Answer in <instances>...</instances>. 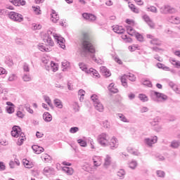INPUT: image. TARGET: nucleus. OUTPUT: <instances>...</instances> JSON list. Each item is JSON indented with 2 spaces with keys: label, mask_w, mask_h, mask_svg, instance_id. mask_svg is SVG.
<instances>
[{
  "label": "nucleus",
  "mask_w": 180,
  "mask_h": 180,
  "mask_svg": "<svg viewBox=\"0 0 180 180\" xmlns=\"http://www.w3.org/2000/svg\"><path fill=\"white\" fill-rule=\"evenodd\" d=\"M95 46L91 42V39L87 33H84L81 40V45L79 49V53L81 57H85L89 58L91 57L93 61H95L97 64H102V60L97 59L95 56Z\"/></svg>",
  "instance_id": "obj_1"
},
{
  "label": "nucleus",
  "mask_w": 180,
  "mask_h": 180,
  "mask_svg": "<svg viewBox=\"0 0 180 180\" xmlns=\"http://www.w3.org/2000/svg\"><path fill=\"white\" fill-rule=\"evenodd\" d=\"M97 140L102 147H110V150H116L119 147V140L115 136L109 141V135L102 133L98 136Z\"/></svg>",
  "instance_id": "obj_2"
},
{
  "label": "nucleus",
  "mask_w": 180,
  "mask_h": 180,
  "mask_svg": "<svg viewBox=\"0 0 180 180\" xmlns=\"http://www.w3.org/2000/svg\"><path fill=\"white\" fill-rule=\"evenodd\" d=\"M7 15L9 18V19H11V20H13V22H17L18 23H20V22H23L24 18L23 15L19 13H16L14 11H8Z\"/></svg>",
  "instance_id": "obj_3"
},
{
  "label": "nucleus",
  "mask_w": 180,
  "mask_h": 180,
  "mask_svg": "<svg viewBox=\"0 0 180 180\" xmlns=\"http://www.w3.org/2000/svg\"><path fill=\"white\" fill-rule=\"evenodd\" d=\"M160 12L165 15H167V13H175L176 9L170 6H165L160 8Z\"/></svg>",
  "instance_id": "obj_4"
},
{
  "label": "nucleus",
  "mask_w": 180,
  "mask_h": 180,
  "mask_svg": "<svg viewBox=\"0 0 180 180\" xmlns=\"http://www.w3.org/2000/svg\"><path fill=\"white\" fill-rule=\"evenodd\" d=\"M158 141V138L157 137V136H155L150 138H146L144 139V143L148 147H153V144H155Z\"/></svg>",
  "instance_id": "obj_5"
},
{
  "label": "nucleus",
  "mask_w": 180,
  "mask_h": 180,
  "mask_svg": "<svg viewBox=\"0 0 180 180\" xmlns=\"http://www.w3.org/2000/svg\"><path fill=\"white\" fill-rule=\"evenodd\" d=\"M150 95L151 96H156L157 99H162L163 101H165L167 99H168V96L167 95L155 91H152Z\"/></svg>",
  "instance_id": "obj_6"
},
{
  "label": "nucleus",
  "mask_w": 180,
  "mask_h": 180,
  "mask_svg": "<svg viewBox=\"0 0 180 180\" xmlns=\"http://www.w3.org/2000/svg\"><path fill=\"white\" fill-rule=\"evenodd\" d=\"M53 37L60 49H64L65 47V44H64L65 39L63 37L58 36L57 34H53Z\"/></svg>",
  "instance_id": "obj_7"
},
{
  "label": "nucleus",
  "mask_w": 180,
  "mask_h": 180,
  "mask_svg": "<svg viewBox=\"0 0 180 180\" xmlns=\"http://www.w3.org/2000/svg\"><path fill=\"white\" fill-rule=\"evenodd\" d=\"M20 131H22L20 127L15 125L13 127L11 136L15 139H18V137H19V134H20Z\"/></svg>",
  "instance_id": "obj_8"
},
{
  "label": "nucleus",
  "mask_w": 180,
  "mask_h": 180,
  "mask_svg": "<svg viewBox=\"0 0 180 180\" xmlns=\"http://www.w3.org/2000/svg\"><path fill=\"white\" fill-rule=\"evenodd\" d=\"M143 19L146 23L150 27V29H154L155 27V24L154 22H153V20L150 18V16L148 15H143Z\"/></svg>",
  "instance_id": "obj_9"
},
{
  "label": "nucleus",
  "mask_w": 180,
  "mask_h": 180,
  "mask_svg": "<svg viewBox=\"0 0 180 180\" xmlns=\"http://www.w3.org/2000/svg\"><path fill=\"white\" fill-rule=\"evenodd\" d=\"M53 32L51 30H48L47 33L46 34V39L45 38L44 42L47 43L48 46H51V47H53L54 46V41H53V39H51V37H50V34H51Z\"/></svg>",
  "instance_id": "obj_10"
},
{
  "label": "nucleus",
  "mask_w": 180,
  "mask_h": 180,
  "mask_svg": "<svg viewBox=\"0 0 180 180\" xmlns=\"http://www.w3.org/2000/svg\"><path fill=\"white\" fill-rule=\"evenodd\" d=\"M82 17L84 19H86V20H89V22H95V20H96V15L91 13H84Z\"/></svg>",
  "instance_id": "obj_11"
},
{
  "label": "nucleus",
  "mask_w": 180,
  "mask_h": 180,
  "mask_svg": "<svg viewBox=\"0 0 180 180\" xmlns=\"http://www.w3.org/2000/svg\"><path fill=\"white\" fill-rule=\"evenodd\" d=\"M32 148L33 151H34L35 154H41V153L44 151V148H43V147H40L37 145H33Z\"/></svg>",
  "instance_id": "obj_12"
},
{
  "label": "nucleus",
  "mask_w": 180,
  "mask_h": 180,
  "mask_svg": "<svg viewBox=\"0 0 180 180\" xmlns=\"http://www.w3.org/2000/svg\"><path fill=\"white\" fill-rule=\"evenodd\" d=\"M101 72H102V74H103V75L105 77H110L111 74H110V71H109L108 70V68H106V67L105 66H101L100 68Z\"/></svg>",
  "instance_id": "obj_13"
},
{
  "label": "nucleus",
  "mask_w": 180,
  "mask_h": 180,
  "mask_svg": "<svg viewBox=\"0 0 180 180\" xmlns=\"http://www.w3.org/2000/svg\"><path fill=\"white\" fill-rule=\"evenodd\" d=\"M95 109L98 112H103V105L101 103V101H97L94 103Z\"/></svg>",
  "instance_id": "obj_14"
},
{
  "label": "nucleus",
  "mask_w": 180,
  "mask_h": 180,
  "mask_svg": "<svg viewBox=\"0 0 180 180\" xmlns=\"http://www.w3.org/2000/svg\"><path fill=\"white\" fill-rule=\"evenodd\" d=\"M43 119L45 122L49 123V122H51V120H53V117L50 115L49 112H44L43 114Z\"/></svg>",
  "instance_id": "obj_15"
},
{
  "label": "nucleus",
  "mask_w": 180,
  "mask_h": 180,
  "mask_svg": "<svg viewBox=\"0 0 180 180\" xmlns=\"http://www.w3.org/2000/svg\"><path fill=\"white\" fill-rule=\"evenodd\" d=\"M44 174L45 175H51V174H54V168L46 167L44 169Z\"/></svg>",
  "instance_id": "obj_16"
},
{
  "label": "nucleus",
  "mask_w": 180,
  "mask_h": 180,
  "mask_svg": "<svg viewBox=\"0 0 180 180\" xmlns=\"http://www.w3.org/2000/svg\"><path fill=\"white\" fill-rule=\"evenodd\" d=\"M53 103L58 109H63V101L58 98H55L53 100Z\"/></svg>",
  "instance_id": "obj_17"
},
{
  "label": "nucleus",
  "mask_w": 180,
  "mask_h": 180,
  "mask_svg": "<svg viewBox=\"0 0 180 180\" xmlns=\"http://www.w3.org/2000/svg\"><path fill=\"white\" fill-rule=\"evenodd\" d=\"M108 90L112 94H117L119 92V90L116 87H115V84H113V83H111L109 84Z\"/></svg>",
  "instance_id": "obj_18"
},
{
  "label": "nucleus",
  "mask_w": 180,
  "mask_h": 180,
  "mask_svg": "<svg viewBox=\"0 0 180 180\" xmlns=\"http://www.w3.org/2000/svg\"><path fill=\"white\" fill-rule=\"evenodd\" d=\"M62 170L63 172H65V174H68V175H72V174H74V169L71 167H64Z\"/></svg>",
  "instance_id": "obj_19"
},
{
  "label": "nucleus",
  "mask_w": 180,
  "mask_h": 180,
  "mask_svg": "<svg viewBox=\"0 0 180 180\" xmlns=\"http://www.w3.org/2000/svg\"><path fill=\"white\" fill-rule=\"evenodd\" d=\"M113 31L115 33H117V34H123L124 33V29L121 28L119 26H116L113 28Z\"/></svg>",
  "instance_id": "obj_20"
},
{
  "label": "nucleus",
  "mask_w": 180,
  "mask_h": 180,
  "mask_svg": "<svg viewBox=\"0 0 180 180\" xmlns=\"http://www.w3.org/2000/svg\"><path fill=\"white\" fill-rule=\"evenodd\" d=\"M86 72L87 74H93L94 77H99V73H98V71L94 68H90L89 70L87 69Z\"/></svg>",
  "instance_id": "obj_21"
},
{
  "label": "nucleus",
  "mask_w": 180,
  "mask_h": 180,
  "mask_svg": "<svg viewBox=\"0 0 180 180\" xmlns=\"http://www.w3.org/2000/svg\"><path fill=\"white\" fill-rule=\"evenodd\" d=\"M50 65H51V68L53 71V72H56V71L58 70V65H57V63H56L53 61H51Z\"/></svg>",
  "instance_id": "obj_22"
},
{
  "label": "nucleus",
  "mask_w": 180,
  "mask_h": 180,
  "mask_svg": "<svg viewBox=\"0 0 180 180\" xmlns=\"http://www.w3.org/2000/svg\"><path fill=\"white\" fill-rule=\"evenodd\" d=\"M121 82H122V84L124 86V88H127V77L126 75H124L121 77Z\"/></svg>",
  "instance_id": "obj_23"
},
{
  "label": "nucleus",
  "mask_w": 180,
  "mask_h": 180,
  "mask_svg": "<svg viewBox=\"0 0 180 180\" xmlns=\"http://www.w3.org/2000/svg\"><path fill=\"white\" fill-rule=\"evenodd\" d=\"M117 175L120 177V179H123L126 175V172H124V169H121L117 172Z\"/></svg>",
  "instance_id": "obj_24"
},
{
  "label": "nucleus",
  "mask_w": 180,
  "mask_h": 180,
  "mask_svg": "<svg viewBox=\"0 0 180 180\" xmlns=\"http://www.w3.org/2000/svg\"><path fill=\"white\" fill-rule=\"evenodd\" d=\"M44 99L45 101V102L49 105V106H50V108H53V103H51V99H50V97H49L48 96H44Z\"/></svg>",
  "instance_id": "obj_25"
},
{
  "label": "nucleus",
  "mask_w": 180,
  "mask_h": 180,
  "mask_svg": "<svg viewBox=\"0 0 180 180\" xmlns=\"http://www.w3.org/2000/svg\"><path fill=\"white\" fill-rule=\"evenodd\" d=\"M169 86H170V88H172V89H173V91H174L175 92H178V86H176V84H175V83H174V82H169L168 83Z\"/></svg>",
  "instance_id": "obj_26"
},
{
  "label": "nucleus",
  "mask_w": 180,
  "mask_h": 180,
  "mask_svg": "<svg viewBox=\"0 0 180 180\" xmlns=\"http://www.w3.org/2000/svg\"><path fill=\"white\" fill-rule=\"evenodd\" d=\"M156 66L158 68H160L162 70H164L165 71H167V70H169V68L166 66L165 65L161 63H158Z\"/></svg>",
  "instance_id": "obj_27"
},
{
  "label": "nucleus",
  "mask_w": 180,
  "mask_h": 180,
  "mask_svg": "<svg viewBox=\"0 0 180 180\" xmlns=\"http://www.w3.org/2000/svg\"><path fill=\"white\" fill-rule=\"evenodd\" d=\"M110 156H109L108 155H106V158H105V162H104V167H109V165H110Z\"/></svg>",
  "instance_id": "obj_28"
},
{
  "label": "nucleus",
  "mask_w": 180,
  "mask_h": 180,
  "mask_svg": "<svg viewBox=\"0 0 180 180\" xmlns=\"http://www.w3.org/2000/svg\"><path fill=\"white\" fill-rule=\"evenodd\" d=\"M78 96H80L79 97V101L81 102H82V101H84V96H85V91L80 89L78 91Z\"/></svg>",
  "instance_id": "obj_29"
},
{
  "label": "nucleus",
  "mask_w": 180,
  "mask_h": 180,
  "mask_svg": "<svg viewBox=\"0 0 180 180\" xmlns=\"http://www.w3.org/2000/svg\"><path fill=\"white\" fill-rule=\"evenodd\" d=\"M129 9L132 11L134 13H139L140 11H139V8H136V6L134 4H131L129 5Z\"/></svg>",
  "instance_id": "obj_30"
},
{
  "label": "nucleus",
  "mask_w": 180,
  "mask_h": 180,
  "mask_svg": "<svg viewBox=\"0 0 180 180\" xmlns=\"http://www.w3.org/2000/svg\"><path fill=\"white\" fill-rule=\"evenodd\" d=\"M147 11H149V12H152V13H158V10H157V7L154 6H150L147 8Z\"/></svg>",
  "instance_id": "obj_31"
},
{
  "label": "nucleus",
  "mask_w": 180,
  "mask_h": 180,
  "mask_svg": "<svg viewBox=\"0 0 180 180\" xmlns=\"http://www.w3.org/2000/svg\"><path fill=\"white\" fill-rule=\"evenodd\" d=\"M129 167L131 168V169H136L137 167V162L136 160H132L131 162H129Z\"/></svg>",
  "instance_id": "obj_32"
},
{
  "label": "nucleus",
  "mask_w": 180,
  "mask_h": 180,
  "mask_svg": "<svg viewBox=\"0 0 180 180\" xmlns=\"http://www.w3.org/2000/svg\"><path fill=\"white\" fill-rule=\"evenodd\" d=\"M179 146H180L179 141H173L171 143L170 147H172V148H178Z\"/></svg>",
  "instance_id": "obj_33"
},
{
  "label": "nucleus",
  "mask_w": 180,
  "mask_h": 180,
  "mask_svg": "<svg viewBox=\"0 0 180 180\" xmlns=\"http://www.w3.org/2000/svg\"><path fill=\"white\" fill-rule=\"evenodd\" d=\"M139 98L142 102H147L148 101V97L143 94H139Z\"/></svg>",
  "instance_id": "obj_34"
},
{
  "label": "nucleus",
  "mask_w": 180,
  "mask_h": 180,
  "mask_svg": "<svg viewBox=\"0 0 180 180\" xmlns=\"http://www.w3.org/2000/svg\"><path fill=\"white\" fill-rule=\"evenodd\" d=\"M127 32L130 36H134V30L131 26L127 27Z\"/></svg>",
  "instance_id": "obj_35"
},
{
  "label": "nucleus",
  "mask_w": 180,
  "mask_h": 180,
  "mask_svg": "<svg viewBox=\"0 0 180 180\" xmlns=\"http://www.w3.org/2000/svg\"><path fill=\"white\" fill-rule=\"evenodd\" d=\"M126 77L129 81L134 82L136 81V76L134 75L129 73V75H126Z\"/></svg>",
  "instance_id": "obj_36"
},
{
  "label": "nucleus",
  "mask_w": 180,
  "mask_h": 180,
  "mask_svg": "<svg viewBox=\"0 0 180 180\" xmlns=\"http://www.w3.org/2000/svg\"><path fill=\"white\" fill-rule=\"evenodd\" d=\"M156 174L159 178H165V172L162 170H158Z\"/></svg>",
  "instance_id": "obj_37"
},
{
  "label": "nucleus",
  "mask_w": 180,
  "mask_h": 180,
  "mask_svg": "<svg viewBox=\"0 0 180 180\" xmlns=\"http://www.w3.org/2000/svg\"><path fill=\"white\" fill-rule=\"evenodd\" d=\"M136 36V39L139 41H143L144 40V38L143 37V35H141L140 33L136 32L135 34Z\"/></svg>",
  "instance_id": "obj_38"
},
{
  "label": "nucleus",
  "mask_w": 180,
  "mask_h": 180,
  "mask_svg": "<svg viewBox=\"0 0 180 180\" xmlns=\"http://www.w3.org/2000/svg\"><path fill=\"white\" fill-rule=\"evenodd\" d=\"M22 79L25 81V82H29V81L32 80V77H30V75L25 74L22 77Z\"/></svg>",
  "instance_id": "obj_39"
},
{
  "label": "nucleus",
  "mask_w": 180,
  "mask_h": 180,
  "mask_svg": "<svg viewBox=\"0 0 180 180\" xmlns=\"http://www.w3.org/2000/svg\"><path fill=\"white\" fill-rule=\"evenodd\" d=\"M77 143L81 146V147H86V141H84L83 139H78Z\"/></svg>",
  "instance_id": "obj_40"
},
{
  "label": "nucleus",
  "mask_w": 180,
  "mask_h": 180,
  "mask_svg": "<svg viewBox=\"0 0 180 180\" xmlns=\"http://www.w3.org/2000/svg\"><path fill=\"white\" fill-rule=\"evenodd\" d=\"M79 67L80 70H82V71H84V72H86V71H88V68H86V65H85L84 63H79Z\"/></svg>",
  "instance_id": "obj_41"
},
{
  "label": "nucleus",
  "mask_w": 180,
  "mask_h": 180,
  "mask_svg": "<svg viewBox=\"0 0 180 180\" xmlns=\"http://www.w3.org/2000/svg\"><path fill=\"white\" fill-rule=\"evenodd\" d=\"M51 15V18H52V22H53V23H57V21L60 20V17L58 16V14H56V15L53 16V14Z\"/></svg>",
  "instance_id": "obj_42"
},
{
  "label": "nucleus",
  "mask_w": 180,
  "mask_h": 180,
  "mask_svg": "<svg viewBox=\"0 0 180 180\" xmlns=\"http://www.w3.org/2000/svg\"><path fill=\"white\" fill-rule=\"evenodd\" d=\"M38 49L40 51H50V49L46 48V46L43 45H38Z\"/></svg>",
  "instance_id": "obj_43"
},
{
  "label": "nucleus",
  "mask_w": 180,
  "mask_h": 180,
  "mask_svg": "<svg viewBox=\"0 0 180 180\" xmlns=\"http://www.w3.org/2000/svg\"><path fill=\"white\" fill-rule=\"evenodd\" d=\"M73 109L75 112H79V105L78 104L77 102L73 103Z\"/></svg>",
  "instance_id": "obj_44"
},
{
  "label": "nucleus",
  "mask_w": 180,
  "mask_h": 180,
  "mask_svg": "<svg viewBox=\"0 0 180 180\" xmlns=\"http://www.w3.org/2000/svg\"><path fill=\"white\" fill-rule=\"evenodd\" d=\"M6 110H7V113H9V115H12V113H13V112H15V108H14V107L7 106Z\"/></svg>",
  "instance_id": "obj_45"
},
{
  "label": "nucleus",
  "mask_w": 180,
  "mask_h": 180,
  "mask_svg": "<svg viewBox=\"0 0 180 180\" xmlns=\"http://www.w3.org/2000/svg\"><path fill=\"white\" fill-rule=\"evenodd\" d=\"M118 117L120 119L122 122H127V119L123 114H117Z\"/></svg>",
  "instance_id": "obj_46"
},
{
  "label": "nucleus",
  "mask_w": 180,
  "mask_h": 180,
  "mask_svg": "<svg viewBox=\"0 0 180 180\" xmlns=\"http://www.w3.org/2000/svg\"><path fill=\"white\" fill-rule=\"evenodd\" d=\"M150 44H154L155 46H161V43L158 42V39H152L150 41Z\"/></svg>",
  "instance_id": "obj_47"
},
{
  "label": "nucleus",
  "mask_w": 180,
  "mask_h": 180,
  "mask_svg": "<svg viewBox=\"0 0 180 180\" xmlns=\"http://www.w3.org/2000/svg\"><path fill=\"white\" fill-rule=\"evenodd\" d=\"M91 101H93L94 103H96V102H99V99H98V96L96 94H93L91 96Z\"/></svg>",
  "instance_id": "obj_48"
},
{
  "label": "nucleus",
  "mask_w": 180,
  "mask_h": 180,
  "mask_svg": "<svg viewBox=\"0 0 180 180\" xmlns=\"http://www.w3.org/2000/svg\"><path fill=\"white\" fill-rule=\"evenodd\" d=\"M79 130V128L78 127H73L70 129V132L72 134L77 133Z\"/></svg>",
  "instance_id": "obj_49"
},
{
  "label": "nucleus",
  "mask_w": 180,
  "mask_h": 180,
  "mask_svg": "<svg viewBox=\"0 0 180 180\" xmlns=\"http://www.w3.org/2000/svg\"><path fill=\"white\" fill-rule=\"evenodd\" d=\"M144 85H146V86H148L149 88H151L153 86V84H151V82L150 80H144L143 83Z\"/></svg>",
  "instance_id": "obj_50"
},
{
  "label": "nucleus",
  "mask_w": 180,
  "mask_h": 180,
  "mask_svg": "<svg viewBox=\"0 0 180 180\" xmlns=\"http://www.w3.org/2000/svg\"><path fill=\"white\" fill-rule=\"evenodd\" d=\"M156 158L158 161H164L165 160V158L160 154L156 155Z\"/></svg>",
  "instance_id": "obj_51"
},
{
  "label": "nucleus",
  "mask_w": 180,
  "mask_h": 180,
  "mask_svg": "<svg viewBox=\"0 0 180 180\" xmlns=\"http://www.w3.org/2000/svg\"><path fill=\"white\" fill-rule=\"evenodd\" d=\"M23 70H24L25 72H29V71H30L29 65H27V63H25L23 65Z\"/></svg>",
  "instance_id": "obj_52"
},
{
  "label": "nucleus",
  "mask_w": 180,
  "mask_h": 180,
  "mask_svg": "<svg viewBox=\"0 0 180 180\" xmlns=\"http://www.w3.org/2000/svg\"><path fill=\"white\" fill-rule=\"evenodd\" d=\"M16 116H18V117H20V119H23V117H25V114L21 111H18L16 113Z\"/></svg>",
  "instance_id": "obj_53"
},
{
  "label": "nucleus",
  "mask_w": 180,
  "mask_h": 180,
  "mask_svg": "<svg viewBox=\"0 0 180 180\" xmlns=\"http://www.w3.org/2000/svg\"><path fill=\"white\" fill-rule=\"evenodd\" d=\"M32 8H34V12H36L37 15H40V6H38V7H34V6H32Z\"/></svg>",
  "instance_id": "obj_54"
},
{
  "label": "nucleus",
  "mask_w": 180,
  "mask_h": 180,
  "mask_svg": "<svg viewBox=\"0 0 180 180\" xmlns=\"http://www.w3.org/2000/svg\"><path fill=\"white\" fill-rule=\"evenodd\" d=\"M62 66L65 67V68H68V67L70 66V62L64 60L63 62H62Z\"/></svg>",
  "instance_id": "obj_55"
},
{
  "label": "nucleus",
  "mask_w": 180,
  "mask_h": 180,
  "mask_svg": "<svg viewBox=\"0 0 180 180\" xmlns=\"http://www.w3.org/2000/svg\"><path fill=\"white\" fill-rule=\"evenodd\" d=\"M6 169V167L5 166V164H4V162H0V170L5 171Z\"/></svg>",
  "instance_id": "obj_56"
},
{
  "label": "nucleus",
  "mask_w": 180,
  "mask_h": 180,
  "mask_svg": "<svg viewBox=\"0 0 180 180\" xmlns=\"http://www.w3.org/2000/svg\"><path fill=\"white\" fill-rule=\"evenodd\" d=\"M44 160L46 162H49V161L51 160V157L49 155H46L45 157L44 158Z\"/></svg>",
  "instance_id": "obj_57"
},
{
  "label": "nucleus",
  "mask_w": 180,
  "mask_h": 180,
  "mask_svg": "<svg viewBox=\"0 0 180 180\" xmlns=\"http://www.w3.org/2000/svg\"><path fill=\"white\" fill-rule=\"evenodd\" d=\"M23 141H25V138H21L17 142V146H22L23 144Z\"/></svg>",
  "instance_id": "obj_58"
},
{
  "label": "nucleus",
  "mask_w": 180,
  "mask_h": 180,
  "mask_svg": "<svg viewBox=\"0 0 180 180\" xmlns=\"http://www.w3.org/2000/svg\"><path fill=\"white\" fill-rule=\"evenodd\" d=\"M15 77H16V75H11L8 77V81H10V82L15 81Z\"/></svg>",
  "instance_id": "obj_59"
},
{
  "label": "nucleus",
  "mask_w": 180,
  "mask_h": 180,
  "mask_svg": "<svg viewBox=\"0 0 180 180\" xmlns=\"http://www.w3.org/2000/svg\"><path fill=\"white\" fill-rule=\"evenodd\" d=\"M128 98L131 101L132 99H134V98H136V95L133 93H130L128 95Z\"/></svg>",
  "instance_id": "obj_60"
},
{
  "label": "nucleus",
  "mask_w": 180,
  "mask_h": 180,
  "mask_svg": "<svg viewBox=\"0 0 180 180\" xmlns=\"http://www.w3.org/2000/svg\"><path fill=\"white\" fill-rule=\"evenodd\" d=\"M174 22L176 25H179L180 23V18L179 17L174 18Z\"/></svg>",
  "instance_id": "obj_61"
},
{
  "label": "nucleus",
  "mask_w": 180,
  "mask_h": 180,
  "mask_svg": "<svg viewBox=\"0 0 180 180\" xmlns=\"http://www.w3.org/2000/svg\"><path fill=\"white\" fill-rule=\"evenodd\" d=\"M146 112H148V108L147 107H143L141 109V113H146Z\"/></svg>",
  "instance_id": "obj_62"
},
{
  "label": "nucleus",
  "mask_w": 180,
  "mask_h": 180,
  "mask_svg": "<svg viewBox=\"0 0 180 180\" xmlns=\"http://www.w3.org/2000/svg\"><path fill=\"white\" fill-rule=\"evenodd\" d=\"M173 65H175L176 68H180V61H176L175 63H173Z\"/></svg>",
  "instance_id": "obj_63"
},
{
  "label": "nucleus",
  "mask_w": 180,
  "mask_h": 180,
  "mask_svg": "<svg viewBox=\"0 0 180 180\" xmlns=\"http://www.w3.org/2000/svg\"><path fill=\"white\" fill-rule=\"evenodd\" d=\"M5 13H8V10H6V9L1 10L0 9V15H5Z\"/></svg>",
  "instance_id": "obj_64"
}]
</instances>
